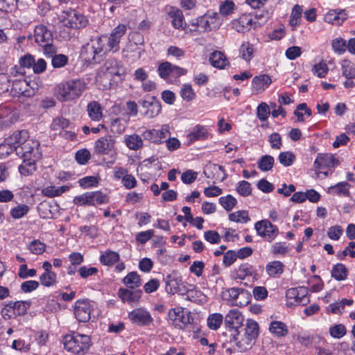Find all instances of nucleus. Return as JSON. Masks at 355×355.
I'll return each mask as SVG.
<instances>
[{
    "mask_svg": "<svg viewBox=\"0 0 355 355\" xmlns=\"http://www.w3.org/2000/svg\"><path fill=\"white\" fill-rule=\"evenodd\" d=\"M126 26L119 24L115 27L108 37H96L87 43L81 50V55L86 62L96 63L107 52L119 50L121 38L126 32Z\"/></svg>",
    "mask_w": 355,
    "mask_h": 355,
    "instance_id": "nucleus-1",
    "label": "nucleus"
},
{
    "mask_svg": "<svg viewBox=\"0 0 355 355\" xmlns=\"http://www.w3.org/2000/svg\"><path fill=\"white\" fill-rule=\"evenodd\" d=\"M259 334V325L252 319H247L245 323L236 334H230V343H233L243 352L250 349L254 345Z\"/></svg>",
    "mask_w": 355,
    "mask_h": 355,
    "instance_id": "nucleus-2",
    "label": "nucleus"
},
{
    "mask_svg": "<svg viewBox=\"0 0 355 355\" xmlns=\"http://www.w3.org/2000/svg\"><path fill=\"white\" fill-rule=\"evenodd\" d=\"M125 73V68L121 62L110 58L100 68L97 80L103 83L105 87H113L123 81Z\"/></svg>",
    "mask_w": 355,
    "mask_h": 355,
    "instance_id": "nucleus-3",
    "label": "nucleus"
},
{
    "mask_svg": "<svg viewBox=\"0 0 355 355\" xmlns=\"http://www.w3.org/2000/svg\"><path fill=\"white\" fill-rule=\"evenodd\" d=\"M85 89L86 85L83 80H70L58 86L57 97L60 101L73 100L79 97Z\"/></svg>",
    "mask_w": 355,
    "mask_h": 355,
    "instance_id": "nucleus-4",
    "label": "nucleus"
},
{
    "mask_svg": "<svg viewBox=\"0 0 355 355\" xmlns=\"http://www.w3.org/2000/svg\"><path fill=\"white\" fill-rule=\"evenodd\" d=\"M64 349L76 354H84L90 346V338L84 334H73L64 337Z\"/></svg>",
    "mask_w": 355,
    "mask_h": 355,
    "instance_id": "nucleus-5",
    "label": "nucleus"
},
{
    "mask_svg": "<svg viewBox=\"0 0 355 355\" xmlns=\"http://www.w3.org/2000/svg\"><path fill=\"white\" fill-rule=\"evenodd\" d=\"M115 144L116 140L112 136L107 135L102 137L95 142V153L98 155H109L111 159L109 162L113 164L117 154Z\"/></svg>",
    "mask_w": 355,
    "mask_h": 355,
    "instance_id": "nucleus-6",
    "label": "nucleus"
},
{
    "mask_svg": "<svg viewBox=\"0 0 355 355\" xmlns=\"http://www.w3.org/2000/svg\"><path fill=\"white\" fill-rule=\"evenodd\" d=\"M60 19L64 26L70 28L85 27L88 23L85 16L71 8L62 11Z\"/></svg>",
    "mask_w": 355,
    "mask_h": 355,
    "instance_id": "nucleus-7",
    "label": "nucleus"
},
{
    "mask_svg": "<svg viewBox=\"0 0 355 355\" xmlns=\"http://www.w3.org/2000/svg\"><path fill=\"white\" fill-rule=\"evenodd\" d=\"M17 155L21 157L23 160L40 159L42 154L40 151L39 141L35 139H28L24 145L17 147Z\"/></svg>",
    "mask_w": 355,
    "mask_h": 355,
    "instance_id": "nucleus-8",
    "label": "nucleus"
},
{
    "mask_svg": "<svg viewBox=\"0 0 355 355\" xmlns=\"http://www.w3.org/2000/svg\"><path fill=\"white\" fill-rule=\"evenodd\" d=\"M254 229L259 236L268 242L274 241L279 234L278 227L267 219L257 222Z\"/></svg>",
    "mask_w": 355,
    "mask_h": 355,
    "instance_id": "nucleus-9",
    "label": "nucleus"
},
{
    "mask_svg": "<svg viewBox=\"0 0 355 355\" xmlns=\"http://www.w3.org/2000/svg\"><path fill=\"white\" fill-rule=\"evenodd\" d=\"M168 318L173 324L180 329H185L193 322V318L189 311H184L182 307H176L169 310Z\"/></svg>",
    "mask_w": 355,
    "mask_h": 355,
    "instance_id": "nucleus-10",
    "label": "nucleus"
},
{
    "mask_svg": "<svg viewBox=\"0 0 355 355\" xmlns=\"http://www.w3.org/2000/svg\"><path fill=\"white\" fill-rule=\"evenodd\" d=\"M139 103L142 108L141 114L148 119L155 117L161 112V104L155 97H149L141 100Z\"/></svg>",
    "mask_w": 355,
    "mask_h": 355,
    "instance_id": "nucleus-11",
    "label": "nucleus"
},
{
    "mask_svg": "<svg viewBox=\"0 0 355 355\" xmlns=\"http://www.w3.org/2000/svg\"><path fill=\"white\" fill-rule=\"evenodd\" d=\"M224 320L226 327L232 331L231 334H236L242 327L244 318L239 310L232 309L225 315Z\"/></svg>",
    "mask_w": 355,
    "mask_h": 355,
    "instance_id": "nucleus-12",
    "label": "nucleus"
},
{
    "mask_svg": "<svg viewBox=\"0 0 355 355\" xmlns=\"http://www.w3.org/2000/svg\"><path fill=\"white\" fill-rule=\"evenodd\" d=\"M166 291L168 293H180L182 295L187 291V286L178 275H168L165 278Z\"/></svg>",
    "mask_w": 355,
    "mask_h": 355,
    "instance_id": "nucleus-13",
    "label": "nucleus"
},
{
    "mask_svg": "<svg viewBox=\"0 0 355 355\" xmlns=\"http://www.w3.org/2000/svg\"><path fill=\"white\" fill-rule=\"evenodd\" d=\"M132 323L139 326H148L153 321L150 313L145 309L137 308L128 314Z\"/></svg>",
    "mask_w": 355,
    "mask_h": 355,
    "instance_id": "nucleus-14",
    "label": "nucleus"
},
{
    "mask_svg": "<svg viewBox=\"0 0 355 355\" xmlns=\"http://www.w3.org/2000/svg\"><path fill=\"white\" fill-rule=\"evenodd\" d=\"M92 306L88 300H78L74 304V315L80 322H87L91 317Z\"/></svg>",
    "mask_w": 355,
    "mask_h": 355,
    "instance_id": "nucleus-15",
    "label": "nucleus"
},
{
    "mask_svg": "<svg viewBox=\"0 0 355 355\" xmlns=\"http://www.w3.org/2000/svg\"><path fill=\"white\" fill-rule=\"evenodd\" d=\"M170 127L168 125H163L160 130H149L144 132L143 136L153 143H162L164 139L170 136Z\"/></svg>",
    "mask_w": 355,
    "mask_h": 355,
    "instance_id": "nucleus-16",
    "label": "nucleus"
},
{
    "mask_svg": "<svg viewBox=\"0 0 355 355\" xmlns=\"http://www.w3.org/2000/svg\"><path fill=\"white\" fill-rule=\"evenodd\" d=\"M338 164V159L330 153L318 154L314 162V165L317 169L334 168Z\"/></svg>",
    "mask_w": 355,
    "mask_h": 355,
    "instance_id": "nucleus-17",
    "label": "nucleus"
},
{
    "mask_svg": "<svg viewBox=\"0 0 355 355\" xmlns=\"http://www.w3.org/2000/svg\"><path fill=\"white\" fill-rule=\"evenodd\" d=\"M34 40L38 45L53 42L52 32L44 25L40 24L34 29Z\"/></svg>",
    "mask_w": 355,
    "mask_h": 355,
    "instance_id": "nucleus-18",
    "label": "nucleus"
},
{
    "mask_svg": "<svg viewBox=\"0 0 355 355\" xmlns=\"http://www.w3.org/2000/svg\"><path fill=\"white\" fill-rule=\"evenodd\" d=\"M232 28L238 33H244L249 31L252 24L256 25L257 22L253 21L252 16L242 15L238 19L232 21Z\"/></svg>",
    "mask_w": 355,
    "mask_h": 355,
    "instance_id": "nucleus-19",
    "label": "nucleus"
},
{
    "mask_svg": "<svg viewBox=\"0 0 355 355\" xmlns=\"http://www.w3.org/2000/svg\"><path fill=\"white\" fill-rule=\"evenodd\" d=\"M19 117L18 112L10 105L0 106V119L4 125H9L15 122Z\"/></svg>",
    "mask_w": 355,
    "mask_h": 355,
    "instance_id": "nucleus-20",
    "label": "nucleus"
},
{
    "mask_svg": "<svg viewBox=\"0 0 355 355\" xmlns=\"http://www.w3.org/2000/svg\"><path fill=\"white\" fill-rule=\"evenodd\" d=\"M221 24L220 21H213L207 15H202L193 20L191 25L198 27L203 32L211 31L213 29H217Z\"/></svg>",
    "mask_w": 355,
    "mask_h": 355,
    "instance_id": "nucleus-21",
    "label": "nucleus"
},
{
    "mask_svg": "<svg viewBox=\"0 0 355 355\" xmlns=\"http://www.w3.org/2000/svg\"><path fill=\"white\" fill-rule=\"evenodd\" d=\"M307 294V288L300 286L288 289L286 292V297L290 299H294L295 302L298 304H306L309 302Z\"/></svg>",
    "mask_w": 355,
    "mask_h": 355,
    "instance_id": "nucleus-22",
    "label": "nucleus"
},
{
    "mask_svg": "<svg viewBox=\"0 0 355 355\" xmlns=\"http://www.w3.org/2000/svg\"><path fill=\"white\" fill-rule=\"evenodd\" d=\"M204 173L208 178L215 180L223 181L227 177L224 168L215 164L207 166Z\"/></svg>",
    "mask_w": 355,
    "mask_h": 355,
    "instance_id": "nucleus-23",
    "label": "nucleus"
},
{
    "mask_svg": "<svg viewBox=\"0 0 355 355\" xmlns=\"http://www.w3.org/2000/svg\"><path fill=\"white\" fill-rule=\"evenodd\" d=\"M347 18V14L344 10H330L324 17V21L334 25H340Z\"/></svg>",
    "mask_w": 355,
    "mask_h": 355,
    "instance_id": "nucleus-24",
    "label": "nucleus"
},
{
    "mask_svg": "<svg viewBox=\"0 0 355 355\" xmlns=\"http://www.w3.org/2000/svg\"><path fill=\"white\" fill-rule=\"evenodd\" d=\"M208 137L207 129L202 125H196L191 132L187 135V140L189 144H192L196 141L205 140Z\"/></svg>",
    "mask_w": 355,
    "mask_h": 355,
    "instance_id": "nucleus-25",
    "label": "nucleus"
},
{
    "mask_svg": "<svg viewBox=\"0 0 355 355\" xmlns=\"http://www.w3.org/2000/svg\"><path fill=\"white\" fill-rule=\"evenodd\" d=\"M142 291L139 289L132 291L128 288H119L118 295L123 302L133 303L137 302L140 299Z\"/></svg>",
    "mask_w": 355,
    "mask_h": 355,
    "instance_id": "nucleus-26",
    "label": "nucleus"
},
{
    "mask_svg": "<svg viewBox=\"0 0 355 355\" xmlns=\"http://www.w3.org/2000/svg\"><path fill=\"white\" fill-rule=\"evenodd\" d=\"M256 270L250 264L245 263L241 264L238 269L232 273V277L235 279L243 280L248 276H252L255 274Z\"/></svg>",
    "mask_w": 355,
    "mask_h": 355,
    "instance_id": "nucleus-27",
    "label": "nucleus"
},
{
    "mask_svg": "<svg viewBox=\"0 0 355 355\" xmlns=\"http://www.w3.org/2000/svg\"><path fill=\"white\" fill-rule=\"evenodd\" d=\"M168 17L172 19L171 22L175 28L184 29L186 23L184 20L182 12L176 8H171L168 12Z\"/></svg>",
    "mask_w": 355,
    "mask_h": 355,
    "instance_id": "nucleus-28",
    "label": "nucleus"
},
{
    "mask_svg": "<svg viewBox=\"0 0 355 355\" xmlns=\"http://www.w3.org/2000/svg\"><path fill=\"white\" fill-rule=\"evenodd\" d=\"M272 80L269 76L263 74L255 76L252 81V89L257 93L264 91L270 85Z\"/></svg>",
    "mask_w": 355,
    "mask_h": 355,
    "instance_id": "nucleus-29",
    "label": "nucleus"
},
{
    "mask_svg": "<svg viewBox=\"0 0 355 355\" xmlns=\"http://www.w3.org/2000/svg\"><path fill=\"white\" fill-rule=\"evenodd\" d=\"M191 288L187 287L185 300L193 302L197 304H203L207 301L206 295H205L200 290L196 289L193 286L191 285Z\"/></svg>",
    "mask_w": 355,
    "mask_h": 355,
    "instance_id": "nucleus-30",
    "label": "nucleus"
},
{
    "mask_svg": "<svg viewBox=\"0 0 355 355\" xmlns=\"http://www.w3.org/2000/svg\"><path fill=\"white\" fill-rule=\"evenodd\" d=\"M28 139H30L28 132L26 130H21L14 132L8 138V142L19 147L24 145Z\"/></svg>",
    "mask_w": 355,
    "mask_h": 355,
    "instance_id": "nucleus-31",
    "label": "nucleus"
},
{
    "mask_svg": "<svg viewBox=\"0 0 355 355\" xmlns=\"http://www.w3.org/2000/svg\"><path fill=\"white\" fill-rule=\"evenodd\" d=\"M211 64L218 69H225L229 64V62L223 53L215 51L211 53L209 57Z\"/></svg>",
    "mask_w": 355,
    "mask_h": 355,
    "instance_id": "nucleus-32",
    "label": "nucleus"
},
{
    "mask_svg": "<svg viewBox=\"0 0 355 355\" xmlns=\"http://www.w3.org/2000/svg\"><path fill=\"white\" fill-rule=\"evenodd\" d=\"M351 186L347 182H340L336 184L329 187L328 193L333 195L339 196H349V189Z\"/></svg>",
    "mask_w": 355,
    "mask_h": 355,
    "instance_id": "nucleus-33",
    "label": "nucleus"
},
{
    "mask_svg": "<svg viewBox=\"0 0 355 355\" xmlns=\"http://www.w3.org/2000/svg\"><path fill=\"white\" fill-rule=\"evenodd\" d=\"M89 117L94 121H99L103 117L102 107L97 101H92L87 105Z\"/></svg>",
    "mask_w": 355,
    "mask_h": 355,
    "instance_id": "nucleus-34",
    "label": "nucleus"
},
{
    "mask_svg": "<svg viewBox=\"0 0 355 355\" xmlns=\"http://www.w3.org/2000/svg\"><path fill=\"white\" fill-rule=\"evenodd\" d=\"M269 331L278 337H284L288 334V330L285 323L281 321L271 322Z\"/></svg>",
    "mask_w": 355,
    "mask_h": 355,
    "instance_id": "nucleus-35",
    "label": "nucleus"
},
{
    "mask_svg": "<svg viewBox=\"0 0 355 355\" xmlns=\"http://www.w3.org/2000/svg\"><path fill=\"white\" fill-rule=\"evenodd\" d=\"M266 270L270 277H279L284 272V264L279 261H271L266 265Z\"/></svg>",
    "mask_w": 355,
    "mask_h": 355,
    "instance_id": "nucleus-36",
    "label": "nucleus"
},
{
    "mask_svg": "<svg viewBox=\"0 0 355 355\" xmlns=\"http://www.w3.org/2000/svg\"><path fill=\"white\" fill-rule=\"evenodd\" d=\"M90 206L104 205L109 202V196L101 191H89Z\"/></svg>",
    "mask_w": 355,
    "mask_h": 355,
    "instance_id": "nucleus-37",
    "label": "nucleus"
},
{
    "mask_svg": "<svg viewBox=\"0 0 355 355\" xmlns=\"http://www.w3.org/2000/svg\"><path fill=\"white\" fill-rule=\"evenodd\" d=\"M123 283L128 288L135 289L141 286V281L137 272H130L123 279Z\"/></svg>",
    "mask_w": 355,
    "mask_h": 355,
    "instance_id": "nucleus-38",
    "label": "nucleus"
},
{
    "mask_svg": "<svg viewBox=\"0 0 355 355\" xmlns=\"http://www.w3.org/2000/svg\"><path fill=\"white\" fill-rule=\"evenodd\" d=\"M69 189V187L64 185L60 187L55 186H48L42 190V193L44 196L49 198H53L61 196L63 193L67 191Z\"/></svg>",
    "mask_w": 355,
    "mask_h": 355,
    "instance_id": "nucleus-39",
    "label": "nucleus"
},
{
    "mask_svg": "<svg viewBox=\"0 0 355 355\" xmlns=\"http://www.w3.org/2000/svg\"><path fill=\"white\" fill-rule=\"evenodd\" d=\"M125 141L127 147L132 150H137L143 146L141 137L136 134L127 136Z\"/></svg>",
    "mask_w": 355,
    "mask_h": 355,
    "instance_id": "nucleus-40",
    "label": "nucleus"
},
{
    "mask_svg": "<svg viewBox=\"0 0 355 355\" xmlns=\"http://www.w3.org/2000/svg\"><path fill=\"white\" fill-rule=\"evenodd\" d=\"M36 160H23L22 164L19 166V171L22 175L28 176L32 175L36 171Z\"/></svg>",
    "mask_w": 355,
    "mask_h": 355,
    "instance_id": "nucleus-41",
    "label": "nucleus"
},
{
    "mask_svg": "<svg viewBox=\"0 0 355 355\" xmlns=\"http://www.w3.org/2000/svg\"><path fill=\"white\" fill-rule=\"evenodd\" d=\"M331 276L338 281L345 280L347 277V269L343 263H337L331 270Z\"/></svg>",
    "mask_w": 355,
    "mask_h": 355,
    "instance_id": "nucleus-42",
    "label": "nucleus"
},
{
    "mask_svg": "<svg viewBox=\"0 0 355 355\" xmlns=\"http://www.w3.org/2000/svg\"><path fill=\"white\" fill-rule=\"evenodd\" d=\"M241 288L232 287L227 288L222 292V297L224 300L231 304L232 306L235 302Z\"/></svg>",
    "mask_w": 355,
    "mask_h": 355,
    "instance_id": "nucleus-43",
    "label": "nucleus"
},
{
    "mask_svg": "<svg viewBox=\"0 0 355 355\" xmlns=\"http://www.w3.org/2000/svg\"><path fill=\"white\" fill-rule=\"evenodd\" d=\"M119 259V254L114 251H107L103 254L100 257L101 263L105 266H112Z\"/></svg>",
    "mask_w": 355,
    "mask_h": 355,
    "instance_id": "nucleus-44",
    "label": "nucleus"
},
{
    "mask_svg": "<svg viewBox=\"0 0 355 355\" xmlns=\"http://www.w3.org/2000/svg\"><path fill=\"white\" fill-rule=\"evenodd\" d=\"M342 74L347 79L355 78V64L344 60L342 62Z\"/></svg>",
    "mask_w": 355,
    "mask_h": 355,
    "instance_id": "nucleus-45",
    "label": "nucleus"
},
{
    "mask_svg": "<svg viewBox=\"0 0 355 355\" xmlns=\"http://www.w3.org/2000/svg\"><path fill=\"white\" fill-rule=\"evenodd\" d=\"M275 159L271 155L262 156L258 162V168L262 171H270L274 165Z\"/></svg>",
    "mask_w": 355,
    "mask_h": 355,
    "instance_id": "nucleus-46",
    "label": "nucleus"
},
{
    "mask_svg": "<svg viewBox=\"0 0 355 355\" xmlns=\"http://www.w3.org/2000/svg\"><path fill=\"white\" fill-rule=\"evenodd\" d=\"M239 54L244 60L250 62L254 54L253 46L249 42L242 44L239 49Z\"/></svg>",
    "mask_w": 355,
    "mask_h": 355,
    "instance_id": "nucleus-47",
    "label": "nucleus"
},
{
    "mask_svg": "<svg viewBox=\"0 0 355 355\" xmlns=\"http://www.w3.org/2000/svg\"><path fill=\"white\" fill-rule=\"evenodd\" d=\"M30 306L31 302L29 301L12 302V309H14L15 315H23L26 314Z\"/></svg>",
    "mask_w": 355,
    "mask_h": 355,
    "instance_id": "nucleus-48",
    "label": "nucleus"
},
{
    "mask_svg": "<svg viewBox=\"0 0 355 355\" xmlns=\"http://www.w3.org/2000/svg\"><path fill=\"white\" fill-rule=\"evenodd\" d=\"M29 207L24 204H19L11 209L10 216L15 219H19L24 217L29 211Z\"/></svg>",
    "mask_w": 355,
    "mask_h": 355,
    "instance_id": "nucleus-49",
    "label": "nucleus"
},
{
    "mask_svg": "<svg viewBox=\"0 0 355 355\" xmlns=\"http://www.w3.org/2000/svg\"><path fill=\"white\" fill-rule=\"evenodd\" d=\"M250 300V293L247 290L241 288L233 306H245L249 304Z\"/></svg>",
    "mask_w": 355,
    "mask_h": 355,
    "instance_id": "nucleus-50",
    "label": "nucleus"
},
{
    "mask_svg": "<svg viewBox=\"0 0 355 355\" xmlns=\"http://www.w3.org/2000/svg\"><path fill=\"white\" fill-rule=\"evenodd\" d=\"M235 4L232 1L225 0L220 4L219 14L223 17L232 15L235 10Z\"/></svg>",
    "mask_w": 355,
    "mask_h": 355,
    "instance_id": "nucleus-51",
    "label": "nucleus"
},
{
    "mask_svg": "<svg viewBox=\"0 0 355 355\" xmlns=\"http://www.w3.org/2000/svg\"><path fill=\"white\" fill-rule=\"evenodd\" d=\"M223 316L220 313H213L207 318V325L213 330L218 329L223 323Z\"/></svg>",
    "mask_w": 355,
    "mask_h": 355,
    "instance_id": "nucleus-52",
    "label": "nucleus"
},
{
    "mask_svg": "<svg viewBox=\"0 0 355 355\" xmlns=\"http://www.w3.org/2000/svg\"><path fill=\"white\" fill-rule=\"evenodd\" d=\"M231 221L241 223H246L250 220L248 212L245 210L237 211L229 215Z\"/></svg>",
    "mask_w": 355,
    "mask_h": 355,
    "instance_id": "nucleus-53",
    "label": "nucleus"
},
{
    "mask_svg": "<svg viewBox=\"0 0 355 355\" xmlns=\"http://www.w3.org/2000/svg\"><path fill=\"white\" fill-rule=\"evenodd\" d=\"M70 122L68 119L62 117H55L51 125L53 130L62 132V130L69 126Z\"/></svg>",
    "mask_w": 355,
    "mask_h": 355,
    "instance_id": "nucleus-54",
    "label": "nucleus"
},
{
    "mask_svg": "<svg viewBox=\"0 0 355 355\" xmlns=\"http://www.w3.org/2000/svg\"><path fill=\"white\" fill-rule=\"evenodd\" d=\"M57 275L55 272H44L40 277V281L42 285L46 287H50L55 284Z\"/></svg>",
    "mask_w": 355,
    "mask_h": 355,
    "instance_id": "nucleus-55",
    "label": "nucleus"
},
{
    "mask_svg": "<svg viewBox=\"0 0 355 355\" xmlns=\"http://www.w3.org/2000/svg\"><path fill=\"white\" fill-rule=\"evenodd\" d=\"M218 201L220 205L227 211H231L237 203L236 199L231 195L220 197Z\"/></svg>",
    "mask_w": 355,
    "mask_h": 355,
    "instance_id": "nucleus-56",
    "label": "nucleus"
},
{
    "mask_svg": "<svg viewBox=\"0 0 355 355\" xmlns=\"http://www.w3.org/2000/svg\"><path fill=\"white\" fill-rule=\"evenodd\" d=\"M270 114L269 106L266 103H261L257 108V116L261 121H265L268 119Z\"/></svg>",
    "mask_w": 355,
    "mask_h": 355,
    "instance_id": "nucleus-57",
    "label": "nucleus"
},
{
    "mask_svg": "<svg viewBox=\"0 0 355 355\" xmlns=\"http://www.w3.org/2000/svg\"><path fill=\"white\" fill-rule=\"evenodd\" d=\"M180 96L183 100L189 102L196 97V94L191 85L184 84L180 89Z\"/></svg>",
    "mask_w": 355,
    "mask_h": 355,
    "instance_id": "nucleus-58",
    "label": "nucleus"
},
{
    "mask_svg": "<svg viewBox=\"0 0 355 355\" xmlns=\"http://www.w3.org/2000/svg\"><path fill=\"white\" fill-rule=\"evenodd\" d=\"M28 250L34 254H42L46 249V245L39 240H33L28 247Z\"/></svg>",
    "mask_w": 355,
    "mask_h": 355,
    "instance_id": "nucleus-59",
    "label": "nucleus"
},
{
    "mask_svg": "<svg viewBox=\"0 0 355 355\" xmlns=\"http://www.w3.org/2000/svg\"><path fill=\"white\" fill-rule=\"evenodd\" d=\"M172 64L169 62H164L158 67V73L161 78L164 80L171 78Z\"/></svg>",
    "mask_w": 355,
    "mask_h": 355,
    "instance_id": "nucleus-60",
    "label": "nucleus"
},
{
    "mask_svg": "<svg viewBox=\"0 0 355 355\" xmlns=\"http://www.w3.org/2000/svg\"><path fill=\"white\" fill-rule=\"evenodd\" d=\"M14 151L17 153V146H14L10 144V142H8V138L6 139L3 144H0L1 158L6 157Z\"/></svg>",
    "mask_w": 355,
    "mask_h": 355,
    "instance_id": "nucleus-61",
    "label": "nucleus"
},
{
    "mask_svg": "<svg viewBox=\"0 0 355 355\" xmlns=\"http://www.w3.org/2000/svg\"><path fill=\"white\" fill-rule=\"evenodd\" d=\"M302 12V8L298 5H295L291 12L290 24L292 26H296L300 21Z\"/></svg>",
    "mask_w": 355,
    "mask_h": 355,
    "instance_id": "nucleus-62",
    "label": "nucleus"
},
{
    "mask_svg": "<svg viewBox=\"0 0 355 355\" xmlns=\"http://www.w3.org/2000/svg\"><path fill=\"white\" fill-rule=\"evenodd\" d=\"M295 159V155L288 151L281 153L278 157L279 162L284 166H289L292 165Z\"/></svg>",
    "mask_w": 355,
    "mask_h": 355,
    "instance_id": "nucleus-63",
    "label": "nucleus"
},
{
    "mask_svg": "<svg viewBox=\"0 0 355 355\" xmlns=\"http://www.w3.org/2000/svg\"><path fill=\"white\" fill-rule=\"evenodd\" d=\"M346 332L345 327L341 324H335L329 329L330 335L335 338H340L343 337L346 334Z\"/></svg>",
    "mask_w": 355,
    "mask_h": 355,
    "instance_id": "nucleus-64",
    "label": "nucleus"
}]
</instances>
